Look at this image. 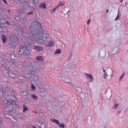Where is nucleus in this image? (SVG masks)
<instances>
[{"instance_id":"nucleus-1","label":"nucleus","mask_w":128,"mask_h":128,"mask_svg":"<svg viewBox=\"0 0 128 128\" xmlns=\"http://www.w3.org/2000/svg\"><path fill=\"white\" fill-rule=\"evenodd\" d=\"M38 28L40 30L36 32V30L32 32V36L37 42L40 44H44V42H46L50 38V34L46 30H44L42 29V25L38 23V21H34L32 22L30 28L32 30V28Z\"/></svg>"},{"instance_id":"nucleus-2","label":"nucleus","mask_w":128,"mask_h":128,"mask_svg":"<svg viewBox=\"0 0 128 128\" xmlns=\"http://www.w3.org/2000/svg\"><path fill=\"white\" fill-rule=\"evenodd\" d=\"M15 102L14 100H12L8 101V100H5L4 102L5 104H7L8 106L5 108V110L6 112V114H8V116H12V112L13 108H12V106L10 105V104H13Z\"/></svg>"},{"instance_id":"nucleus-3","label":"nucleus","mask_w":128,"mask_h":128,"mask_svg":"<svg viewBox=\"0 0 128 128\" xmlns=\"http://www.w3.org/2000/svg\"><path fill=\"white\" fill-rule=\"evenodd\" d=\"M30 50H32L30 48H26L22 46H20V52H22L25 54L26 56H28L30 54Z\"/></svg>"},{"instance_id":"nucleus-4","label":"nucleus","mask_w":128,"mask_h":128,"mask_svg":"<svg viewBox=\"0 0 128 128\" xmlns=\"http://www.w3.org/2000/svg\"><path fill=\"white\" fill-rule=\"evenodd\" d=\"M28 70L29 71V72H28V74H32V72H38V69L36 68V67L34 66L32 64H30V65H28Z\"/></svg>"},{"instance_id":"nucleus-5","label":"nucleus","mask_w":128,"mask_h":128,"mask_svg":"<svg viewBox=\"0 0 128 128\" xmlns=\"http://www.w3.org/2000/svg\"><path fill=\"white\" fill-rule=\"evenodd\" d=\"M34 50H36L37 52H42L44 50V48L38 46H34Z\"/></svg>"},{"instance_id":"nucleus-6","label":"nucleus","mask_w":128,"mask_h":128,"mask_svg":"<svg viewBox=\"0 0 128 128\" xmlns=\"http://www.w3.org/2000/svg\"><path fill=\"white\" fill-rule=\"evenodd\" d=\"M32 42H34L30 38H27L24 42V44L27 45L30 44Z\"/></svg>"},{"instance_id":"nucleus-7","label":"nucleus","mask_w":128,"mask_h":128,"mask_svg":"<svg viewBox=\"0 0 128 128\" xmlns=\"http://www.w3.org/2000/svg\"><path fill=\"white\" fill-rule=\"evenodd\" d=\"M85 76L90 80V82H92L94 80V77L92 75L88 74V73H85Z\"/></svg>"},{"instance_id":"nucleus-8","label":"nucleus","mask_w":128,"mask_h":128,"mask_svg":"<svg viewBox=\"0 0 128 128\" xmlns=\"http://www.w3.org/2000/svg\"><path fill=\"white\" fill-rule=\"evenodd\" d=\"M54 46V42L52 40L48 42V44L46 45V46L52 47Z\"/></svg>"},{"instance_id":"nucleus-9","label":"nucleus","mask_w":128,"mask_h":128,"mask_svg":"<svg viewBox=\"0 0 128 128\" xmlns=\"http://www.w3.org/2000/svg\"><path fill=\"white\" fill-rule=\"evenodd\" d=\"M40 8H46V3H42L39 5Z\"/></svg>"},{"instance_id":"nucleus-10","label":"nucleus","mask_w":128,"mask_h":128,"mask_svg":"<svg viewBox=\"0 0 128 128\" xmlns=\"http://www.w3.org/2000/svg\"><path fill=\"white\" fill-rule=\"evenodd\" d=\"M2 40L3 44H4V42H6V37L4 35L2 34Z\"/></svg>"},{"instance_id":"nucleus-11","label":"nucleus","mask_w":128,"mask_h":128,"mask_svg":"<svg viewBox=\"0 0 128 128\" xmlns=\"http://www.w3.org/2000/svg\"><path fill=\"white\" fill-rule=\"evenodd\" d=\"M50 122H55V124H57L59 122L58 120H56L54 118H51Z\"/></svg>"},{"instance_id":"nucleus-12","label":"nucleus","mask_w":128,"mask_h":128,"mask_svg":"<svg viewBox=\"0 0 128 128\" xmlns=\"http://www.w3.org/2000/svg\"><path fill=\"white\" fill-rule=\"evenodd\" d=\"M26 110H28V109L26 108V106L23 105V112H26Z\"/></svg>"},{"instance_id":"nucleus-13","label":"nucleus","mask_w":128,"mask_h":128,"mask_svg":"<svg viewBox=\"0 0 128 128\" xmlns=\"http://www.w3.org/2000/svg\"><path fill=\"white\" fill-rule=\"evenodd\" d=\"M62 52V51L60 49H58L56 50V51L54 52L55 54H58Z\"/></svg>"},{"instance_id":"nucleus-14","label":"nucleus","mask_w":128,"mask_h":128,"mask_svg":"<svg viewBox=\"0 0 128 128\" xmlns=\"http://www.w3.org/2000/svg\"><path fill=\"white\" fill-rule=\"evenodd\" d=\"M6 19H2L0 20L1 24H6Z\"/></svg>"},{"instance_id":"nucleus-15","label":"nucleus","mask_w":128,"mask_h":128,"mask_svg":"<svg viewBox=\"0 0 128 128\" xmlns=\"http://www.w3.org/2000/svg\"><path fill=\"white\" fill-rule=\"evenodd\" d=\"M36 60H39L40 62L42 61V56H38L36 58Z\"/></svg>"},{"instance_id":"nucleus-16","label":"nucleus","mask_w":128,"mask_h":128,"mask_svg":"<svg viewBox=\"0 0 128 128\" xmlns=\"http://www.w3.org/2000/svg\"><path fill=\"white\" fill-rule=\"evenodd\" d=\"M64 4L62 2H60L58 4V6H64Z\"/></svg>"},{"instance_id":"nucleus-17","label":"nucleus","mask_w":128,"mask_h":128,"mask_svg":"<svg viewBox=\"0 0 128 128\" xmlns=\"http://www.w3.org/2000/svg\"><path fill=\"white\" fill-rule=\"evenodd\" d=\"M31 88L32 90H36V86H34L33 84H32Z\"/></svg>"},{"instance_id":"nucleus-18","label":"nucleus","mask_w":128,"mask_h":128,"mask_svg":"<svg viewBox=\"0 0 128 128\" xmlns=\"http://www.w3.org/2000/svg\"><path fill=\"white\" fill-rule=\"evenodd\" d=\"M3 66L4 68V70H6V68H8V65L6 64H4V65H3Z\"/></svg>"},{"instance_id":"nucleus-19","label":"nucleus","mask_w":128,"mask_h":128,"mask_svg":"<svg viewBox=\"0 0 128 128\" xmlns=\"http://www.w3.org/2000/svg\"><path fill=\"white\" fill-rule=\"evenodd\" d=\"M58 8V6H57L56 8L51 10L52 12H56V10Z\"/></svg>"},{"instance_id":"nucleus-20","label":"nucleus","mask_w":128,"mask_h":128,"mask_svg":"<svg viewBox=\"0 0 128 128\" xmlns=\"http://www.w3.org/2000/svg\"><path fill=\"white\" fill-rule=\"evenodd\" d=\"M32 98H34V100H38V96L36 95H32Z\"/></svg>"},{"instance_id":"nucleus-21","label":"nucleus","mask_w":128,"mask_h":128,"mask_svg":"<svg viewBox=\"0 0 128 128\" xmlns=\"http://www.w3.org/2000/svg\"><path fill=\"white\" fill-rule=\"evenodd\" d=\"M118 104H116L114 106L113 108H115V110H116V108H118Z\"/></svg>"},{"instance_id":"nucleus-22","label":"nucleus","mask_w":128,"mask_h":128,"mask_svg":"<svg viewBox=\"0 0 128 128\" xmlns=\"http://www.w3.org/2000/svg\"><path fill=\"white\" fill-rule=\"evenodd\" d=\"M22 34H23V35L24 36V34H28V32H24V29L22 30Z\"/></svg>"},{"instance_id":"nucleus-23","label":"nucleus","mask_w":128,"mask_h":128,"mask_svg":"<svg viewBox=\"0 0 128 128\" xmlns=\"http://www.w3.org/2000/svg\"><path fill=\"white\" fill-rule=\"evenodd\" d=\"M124 74H125L124 72H123L122 75L120 77V80H122V78H124Z\"/></svg>"},{"instance_id":"nucleus-24","label":"nucleus","mask_w":128,"mask_h":128,"mask_svg":"<svg viewBox=\"0 0 128 128\" xmlns=\"http://www.w3.org/2000/svg\"><path fill=\"white\" fill-rule=\"evenodd\" d=\"M90 24V20H88L87 22V24L88 26V24Z\"/></svg>"},{"instance_id":"nucleus-25","label":"nucleus","mask_w":128,"mask_h":128,"mask_svg":"<svg viewBox=\"0 0 128 128\" xmlns=\"http://www.w3.org/2000/svg\"><path fill=\"white\" fill-rule=\"evenodd\" d=\"M6 24L8 26H10V22L8 21H7L6 20Z\"/></svg>"},{"instance_id":"nucleus-26","label":"nucleus","mask_w":128,"mask_h":128,"mask_svg":"<svg viewBox=\"0 0 128 128\" xmlns=\"http://www.w3.org/2000/svg\"><path fill=\"white\" fill-rule=\"evenodd\" d=\"M34 2H35V4H36V2H38V0H33Z\"/></svg>"},{"instance_id":"nucleus-27","label":"nucleus","mask_w":128,"mask_h":128,"mask_svg":"<svg viewBox=\"0 0 128 128\" xmlns=\"http://www.w3.org/2000/svg\"><path fill=\"white\" fill-rule=\"evenodd\" d=\"M33 12H30L28 14V16H30V14H32Z\"/></svg>"},{"instance_id":"nucleus-28","label":"nucleus","mask_w":128,"mask_h":128,"mask_svg":"<svg viewBox=\"0 0 128 128\" xmlns=\"http://www.w3.org/2000/svg\"><path fill=\"white\" fill-rule=\"evenodd\" d=\"M107 77H108V75L105 73V76H104V78H106Z\"/></svg>"},{"instance_id":"nucleus-29","label":"nucleus","mask_w":128,"mask_h":128,"mask_svg":"<svg viewBox=\"0 0 128 128\" xmlns=\"http://www.w3.org/2000/svg\"><path fill=\"white\" fill-rule=\"evenodd\" d=\"M120 16L118 15L117 17L116 18L115 20H118V17Z\"/></svg>"},{"instance_id":"nucleus-30","label":"nucleus","mask_w":128,"mask_h":128,"mask_svg":"<svg viewBox=\"0 0 128 128\" xmlns=\"http://www.w3.org/2000/svg\"><path fill=\"white\" fill-rule=\"evenodd\" d=\"M3 2H4L5 4H6V0H3Z\"/></svg>"},{"instance_id":"nucleus-31","label":"nucleus","mask_w":128,"mask_h":128,"mask_svg":"<svg viewBox=\"0 0 128 128\" xmlns=\"http://www.w3.org/2000/svg\"><path fill=\"white\" fill-rule=\"evenodd\" d=\"M14 128H18V126H14Z\"/></svg>"},{"instance_id":"nucleus-32","label":"nucleus","mask_w":128,"mask_h":128,"mask_svg":"<svg viewBox=\"0 0 128 128\" xmlns=\"http://www.w3.org/2000/svg\"><path fill=\"white\" fill-rule=\"evenodd\" d=\"M32 128H36V126H32Z\"/></svg>"},{"instance_id":"nucleus-33","label":"nucleus","mask_w":128,"mask_h":128,"mask_svg":"<svg viewBox=\"0 0 128 128\" xmlns=\"http://www.w3.org/2000/svg\"><path fill=\"white\" fill-rule=\"evenodd\" d=\"M103 72L106 74V70H104Z\"/></svg>"},{"instance_id":"nucleus-34","label":"nucleus","mask_w":128,"mask_h":128,"mask_svg":"<svg viewBox=\"0 0 128 128\" xmlns=\"http://www.w3.org/2000/svg\"><path fill=\"white\" fill-rule=\"evenodd\" d=\"M120 2H122V0H120Z\"/></svg>"},{"instance_id":"nucleus-35","label":"nucleus","mask_w":128,"mask_h":128,"mask_svg":"<svg viewBox=\"0 0 128 128\" xmlns=\"http://www.w3.org/2000/svg\"><path fill=\"white\" fill-rule=\"evenodd\" d=\"M106 12H108V10H106Z\"/></svg>"},{"instance_id":"nucleus-36","label":"nucleus","mask_w":128,"mask_h":128,"mask_svg":"<svg viewBox=\"0 0 128 128\" xmlns=\"http://www.w3.org/2000/svg\"><path fill=\"white\" fill-rule=\"evenodd\" d=\"M0 120H1V118H0Z\"/></svg>"},{"instance_id":"nucleus-37","label":"nucleus","mask_w":128,"mask_h":128,"mask_svg":"<svg viewBox=\"0 0 128 128\" xmlns=\"http://www.w3.org/2000/svg\"><path fill=\"white\" fill-rule=\"evenodd\" d=\"M10 12V10H8V12Z\"/></svg>"},{"instance_id":"nucleus-38","label":"nucleus","mask_w":128,"mask_h":128,"mask_svg":"<svg viewBox=\"0 0 128 128\" xmlns=\"http://www.w3.org/2000/svg\"><path fill=\"white\" fill-rule=\"evenodd\" d=\"M26 32H28V30H26Z\"/></svg>"},{"instance_id":"nucleus-39","label":"nucleus","mask_w":128,"mask_h":128,"mask_svg":"<svg viewBox=\"0 0 128 128\" xmlns=\"http://www.w3.org/2000/svg\"><path fill=\"white\" fill-rule=\"evenodd\" d=\"M7 70H8V69H7Z\"/></svg>"},{"instance_id":"nucleus-40","label":"nucleus","mask_w":128,"mask_h":128,"mask_svg":"<svg viewBox=\"0 0 128 128\" xmlns=\"http://www.w3.org/2000/svg\"><path fill=\"white\" fill-rule=\"evenodd\" d=\"M13 36H14V35Z\"/></svg>"}]
</instances>
